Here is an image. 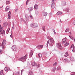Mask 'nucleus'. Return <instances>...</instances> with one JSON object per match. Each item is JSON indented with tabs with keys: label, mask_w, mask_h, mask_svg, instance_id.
<instances>
[{
	"label": "nucleus",
	"mask_w": 75,
	"mask_h": 75,
	"mask_svg": "<svg viewBox=\"0 0 75 75\" xmlns=\"http://www.w3.org/2000/svg\"><path fill=\"white\" fill-rule=\"evenodd\" d=\"M8 9H9V8H8V6L6 7L5 8L6 11H8Z\"/></svg>",
	"instance_id": "cd10ccee"
},
{
	"label": "nucleus",
	"mask_w": 75,
	"mask_h": 75,
	"mask_svg": "<svg viewBox=\"0 0 75 75\" xmlns=\"http://www.w3.org/2000/svg\"><path fill=\"white\" fill-rule=\"evenodd\" d=\"M38 47H40V48H43V45H39L37 46Z\"/></svg>",
	"instance_id": "a878e982"
},
{
	"label": "nucleus",
	"mask_w": 75,
	"mask_h": 75,
	"mask_svg": "<svg viewBox=\"0 0 75 75\" xmlns=\"http://www.w3.org/2000/svg\"><path fill=\"white\" fill-rule=\"evenodd\" d=\"M10 28H8V29L7 30V33H8L9 32V31H10Z\"/></svg>",
	"instance_id": "37998d69"
},
{
	"label": "nucleus",
	"mask_w": 75,
	"mask_h": 75,
	"mask_svg": "<svg viewBox=\"0 0 75 75\" xmlns=\"http://www.w3.org/2000/svg\"><path fill=\"white\" fill-rule=\"evenodd\" d=\"M34 8L33 7L29 8L27 9V10H28L29 11V12L31 13V12L33 10Z\"/></svg>",
	"instance_id": "423d86ee"
},
{
	"label": "nucleus",
	"mask_w": 75,
	"mask_h": 75,
	"mask_svg": "<svg viewBox=\"0 0 75 75\" xmlns=\"http://www.w3.org/2000/svg\"><path fill=\"white\" fill-rule=\"evenodd\" d=\"M38 55L39 56V58H41L42 57V55L41 54V53H39L38 54Z\"/></svg>",
	"instance_id": "a211bd4d"
},
{
	"label": "nucleus",
	"mask_w": 75,
	"mask_h": 75,
	"mask_svg": "<svg viewBox=\"0 0 75 75\" xmlns=\"http://www.w3.org/2000/svg\"><path fill=\"white\" fill-rule=\"evenodd\" d=\"M30 18H33V17L31 15V13H30Z\"/></svg>",
	"instance_id": "a19ab883"
},
{
	"label": "nucleus",
	"mask_w": 75,
	"mask_h": 75,
	"mask_svg": "<svg viewBox=\"0 0 75 75\" xmlns=\"http://www.w3.org/2000/svg\"><path fill=\"white\" fill-rule=\"evenodd\" d=\"M69 33H71V31H70V32Z\"/></svg>",
	"instance_id": "0e129e2a"
},
{
	"label": "nucleus",
	"mask_w": 75,
	"mask_h": 75,
	"mask_svg": "<svg viewBox=\"0 0 75 75\" xmlns=\"http://www.w3.org/2000/svg\"><path fill=\"white\" fill-rule=\"evenodd\" d=\"M25 17L26 21L27 22H28V21H29V17H28V16L27 14H26L25 15Z\"/></svg>",
	"instance_id": "0eeeda50"
},
{
	"label": "nucleus",
	"mask_w": 75,
	"mask_h": 75,
	"mask_svg": "<svg viewBox=\"0 0 75 75\" xmlns=\"http://www.w3.org/2000/svg\"><path fill=\"white\" fill-rule=\"evenodd\" d=\"M65 43H65V44L64 45V46H68L69 45V43L67 42H66Z\"/></svg>",
	"instance_id": "5701e85b"
},
{
	"label": "nucleus",
	"mask_w": 75,
	"mask_h": 75,
	"mask_svg": "<svg viewBox=\"0 0 75 75\" xmlns=\"http://www.w3.org/2000/svg\"><path fill=\"white\" fill-rule=\"evenodd\" d=\"M69 11V8H67V12H68V11Z\"/></svg>",
	"instance_id": "3c124183"
},
{
	"label": "nucleus",
	"mask_w": 75,
	"mask_h": 75,
	"mask_svg": "<svg viewBox=\"0 0 75 75\" xmlns=\"http://www.w3.org/2000/svg\"><path fill=\"white\" fill-rule=\"evenodd\" d=\"M40 64H38L37 66V68H40Z\"/></svg>",
	"instance_id": "ea45409f"
},
{
	"label": "nucleus",
	"mask_w": 75,
	"mask_h": 75,
	"mask_svg": "<svg viewBox=\"0 0 75 75\" xmlns=\"http://www.w3.org/2000/svg\"><path fill=\"white\" fill-rule=\"evenodd\" d=\"M56 69V68L55 67H53L52 69V71L53 72H55V71Z\"/></svg>",
	"instance_id": "c756f323"
},
{
	"label": "nucleus",
	"mask_w": 75,
	"mask_h": 75,
	"mask_svg": "<svg viewBox=\"0 0 75 75\" xmlns=\"http://www.w3.org/2000/svg\"><path fill=\"white\" fill-rule=\"evenodd\" d=\"M21 20L22 22H25V21L24 20V19L23 18H21Z\"/></svg>",
	"instance_id": "f704fd0d"
},
{
	"label": "nucleus",
	"mask_w": 75,
	"mask_h": 75,
	"mask_svg": "<svg viewBox=\"0 0 75 75\" xmlns=\"http://www.w3.org/2000/svg\"><path fill=\"white\" fill-rule=\"evenodd\" d=\"M57 65V62H55L54 64H53V66H56Z\"/></svg>",
	"instance_id": "2f4dec72"
},
{
	"label": "nucleus",
	"mask_w": 75,
	"mask_h": 75,
	"mask_svg": "<svg viewBox=\"0 0 75 75\" xmlns=\"http://www.w3.org/2000/svg\"><path fill=\"white\" fill-rule=\"evenodd\" d=\"M61 4L63 6H65L66 4H66V2L65 1H63L62 3H61Z\"/></svg>",
	"instance_id": "4468645a"
},
{
	"label": "nucleus",
	"mask_w": 75,
	"mask_h": 75,
	"mask_svg": "<svg viewBox=\"0 0 75 75\" xmlns=\"http://www.w3.org/2000/svg\"><path fill=\"white\" fill-rule=\"evenodd\" d=\"M49 40L50 42L49 44V45L51 47H52V46L54 45V44L55 43L54 39L52 38H51Z\"/></svg>",
	"instance_id": "f257e3e1"
},
{
	"label": "nucleus",
	"mask_w": 75,
	"mask_h": 75,
	"mask_svg": "<svg viewBox=\"0 0 75 75\" xmlns=\"http://www.w3.org/2000/svg\"><path fill=\"white\" fill-rule=\"evenodd\" d=\"M5 33V31L4 30H2L1 31H0V33H1V34H4V33Z\"/></svg>",
	"instance_id": "6ab92c4d"
},
{
	"label": "nucleus",
	"mask_w": 75,
	"mask_h": 75,
	"mask_svg": "<svg viewBox=\"0 0 75 75\" xmlns=\"http://www.w3.org/2000/svg\"><path fill=\"white\" fill-rule=\"evenodd\" d=\"M18 75H20V74H19L18 73Z\"/></svg>",
	"instance_id": "bf43d9fd"
},
{
	"label": "nucleus",
	"mask_w": 75,
	"mask_h": 75,
	"mask_svg": "<svg viewBox=\"0 0 75 75\" xmlns=\"http://www.w3.org/2000/svg\"><path fill=\"white\" fill-rule=\"evenodd\" d=\"M1 1V0H0V1Z\"/></svg>",
	"instance_id": "774afa93"
},
{
	"label": "nucleus",
	"mask_w": 75,
	"mask_h": 75,
	"mask_svg": "<svg viewBox=\"0 0 75 75\" xmlns=\"http://www.w3.org/2000/svg\"><path fill=\"white\" fill-rule=\"evenodd\" d=\"M29 75H33V72L32 71H30L29 72Z\"/></svg>",
	"instance_id": "412c9836"
},
{
	"label": "nucleus",
	"mask_w": 75,
	"mask_h": 75,
	"mask_svg": "<svg viewBox=\"0 0 75 75\" xmlns=\"http://www.w3.org/2000/svg\"><path fill=\"white\" fill-rule=\"evenodd\" d=\"M75 74H71V75H74Z\"/></svg>",
	"instance_id": "6e6d98bb"
},
{
	"label": "nucleus",
	"mask_w": 75,
	"mask_h": 75,
	"mask_svg": "<svg viewBox=\"0 0 75 75\" xmlns=\"http://www.w3.org/2000/svg\"><path fill=\"white\" fill-rule=\"evenodd\" d=\"M63 61L65 63L69 62H70V61H69V60L67 59H64Z\"/></svg>",
	"instance_id": "ddd939ff"
},
{
	"label": "nucleus",
	"mask_w": 75,
	"mask_h": 75,
	"mask_svg": "<svg viewBox=\"0 0 75 75\" xmlns=\"http://www.w3.org/2000/svg\"><path fill=\"white\" fill-rule=\"evenodd\" d=\"M8 18L10 19V16H11V12L10 11H9V12L8 13Z\"/></svg>",
	"instance_id": "9d476101"
},
{
	"label": "nucleus",
	"mask_w": 75,
	"mask_h": 75,
	"mask_svg": "<svg viewBox=\"0 0 75 75\" xmlns=\"http://www.w3.org/2000/svg\"><path fill=\"white\" fill-rule=\"evenodd\" d=\"M60 22H61V23H62V21H61Z\"/></svg>",
	"instance_id": "680f3d73"
},
{
	"label": "nucleus",
	"mask_w": 75,
	"mask_h": 75,
	"mask_svg": "<svg viewBox=\"0 0 75 75\" xmlns=\"http://www.w3.org/2000/svg\"><path fill=\"white\" fill-rule=\"evenodd\" d=\"M73 59H74V57H72V56L71 57H70V60L71 61L73 60Z\"/></svg>",
	"instance_id": "e433bc0d"
},
{
	"label": "nucleus",
	"mask_w": 75,
	"mask_h": 75,
	"mask_svg": "<svg viewBox=\"0 0 75 75\" xmlns=\"http://www.w3.org/2000/svg\"><path fill=\"white\" fill-rule=\"evenodd\" d=\"M66 41V39L64 38L62 40V42L63 44H64V43H65L66 42H65V41Z\"/></svg>",
	"instance_id": "2eb2a0df"
},
{
	"label": "nucleus",
	"mask_w": 75,
	"mask_h": 75,
	"mask_svg": "<svg viewBox=\"0 0 75 75\" xmlns=\"http://www.w3.org/2000/svg\"><path fill=\"white\" fill-rule=\"evenodd\" d=\"M42 29L43 31H45V26H42Z\"/></svg>",
	"instance_id": "c9c22d12"
},
{
	"label": "nucleus",
	"mask_w": 75,
	"mask_h": 75,
	"mask_svg": "<svg viewBox=\"0 0 75 75\" xmlns=\"http://www.w3.org/2000/svg\"><path fill=\"white\" fill-rule=\"evenodd\" d=\"M3 51V50H0V53H1V52H2Z\"/></svg>",
	"instance_id": "864d4df0"
},
{
	"label": "nucleus",
	"mask_w": 75,
	"mask_h": 75,
	"mask_svg": "<svg viewBox=\"0 0 75 75\" xmlns=\"http://www.w3.org/2000/svg\"><path fill=\"white\" fill-rule=\"evenodd\" d=\"M49 44V40H48L47 41V43L46 44V45H47V47H48V46Z\"/></svg>",
	"instance_id": "473e14b6"
},
{
	"label": "nucleus",
	"mask_w": 75,
	"mask_h": 75,
	"mask_svg": "<svg viewBox=\"0 0 75 75\" xmlns=\"http://www.w3.org/2000/svg\"><path fill=\"white\" fill-rule=\"evenodd\" d=\"M12 34H13V32L12 30L11 35H10V37H11V38H13V35H12Z\"/></svg>",
	"instance_id": "58836bf2"
},
{
	"label": "nucleus",
	"mask_w": 75,
	"mask_h": 75,
	"mask_svg": "<svg viewBox=\"0 0 75 75\" xmlns=\"http://www.w3.org/2000/svg\"><path fill=\"white\" fill-rule=\"evenodd\" d=\"M11 49L13 51H16V50H17V47L16 45H13L11 47Z\"/></svg>",
	"instance_id": "20e7f679"
},
{
	"label": "nucleus",
	"mask_w": 75,
	"mask_h": 75,
	"mask_svg": "<svg viewBox=\"0 0 75 75\" xmlns=\"http://www.w3.org/2000/svg\"><path fill=\"white\" fill-rule=\"evenodd\" d=\"M62 14V12L58 11L57 13V15L58 16V15H61Z\"/></svg>",
	"instance_id": "dca6fc26"
},
{
	"label": "nucleus",
	"mask_w": 75,
	"mask_h": 75,
	"mask_svg": "<svg viewBox=\"0 0 75 75\" xmlns=\"http://www.w3.org/2000/svg\"><path fill=\"white\" fill-rule=\"evenodd\" d=\"M57 70H59V69H60V67H57Z\"/></svg>",
	"instance_id": "49530a36"
},
{
	"label": "nucleus",
	"mask_w": 75,
	"mask_h": 75,
	"mask_svg": "<svg viewBox=\"0 0 75 75\" xmlns=\"http://www.w3.org/2000/svg\"><path fill=\"white\" fill-rule=\"evenodd\" d=\"M60 60L61 61H62V60H63V58H61L60 59Z\"/></svg>",
	"instance_id": "5fc2aeb1"
},
{
	"label": "nucleus",
	"mask_w": 75,
	"mask_h": 75,
	"mask_svg": "<svg viewBox=\"0 0 75 75\" xmlns=\"http://www.w3.org/2000/svg\"><path fill=\"white\" fill-rule=\"evenodd\" d=\"M2 30H3V28L1 27L0 28V31H2Z\"/></svg>",
	"instance_id": "c03bdc74"
},
{
	"label": "nucleus",
	"mask_w": 75,
	"mask_h": 75,
	"mask_svg": "<svg viewBox=\"0 0 75 75\" xmlns=\"http://www.w3.org/2000/svg\"><path fill=\"white\" fill-rule=\"evenodd\" d=\"M69 28H67L65 30V33H68V32H69Z\"/></svg>",
	"instance_id": "b1692460"
},
{
	"label": "nucleus",
	"mask_w": 75,
	"mask_h": 75,
	"mask_svg": "<svg viewBox=\"0 0 75 75\" xmlns=\"http://www.w3.org/2000/svg\"><path fill=\"white\" fill-rule=\"evenodd\" d=\"M38 26V25H37V24L36 23H35L34 24V26H33V27L35 28V27H37Z\"/></svg>",
	"instance_id": "393cba45"
},
{
	"label": "nucleus",
	"mask_w": 75,
	"mask_h": 75,
	"mask_svg": "<svg viewBox=\"0 0 75 75\" xmlns=\"http://www.w3.org/2000/svg\"><path fill=\"white\" fill-rule=\"evenodd\" d=\"M69 37L70 38H71V40H72V37L71 36H69Z\"/></svg>",
	"instance_id": "a18cd8bd"
},
{
	"label": "nucleus",
	"mask_w": 75,
	"mask_h": 75,
	"mask_svg": "<svg viewBox=\"0 0 75 75\" xmlns=\"http://www.w3.org/2000/svg\"><path fill=\"white\" fill-rule=\"evenodd\" d=\"M52 30L53 32L54 33V34H56V33L55 32V30L54 29H53Z\"/></svg>",
	"instance_id": "4c0bfd02"
},
{
	"label": "nucleus",
	"mask_w": 75,
	"mask_h": 75,
	"mask_svg": "<svg viewBox=\"0 0 75 75\" xmlns=\"http://www.w3.org/2000/svg\"><path fill=\"white\" fill-rule=\"evenodd\" d=\"M0 75H4V74L3 73V70H1V71Z\"/></svg>",
	"instance_id": "bb28decb"
},
{
	"label": "nucleus",
	"mask_w": 75,
	"mask_h": 75,
	"mask_svg": "<svg viewBox=\"0 0 75 75\" xmlns=\"http://www.w3.org/2000/svg\"><path fill=\"white\" fill-rule=\"evenodd\" d=\"M4 69L6 72H8L9 70L10 71V69L8 67H5Z\"/></svg>",
	"instance_id": "6e6552de"
},
{
	"label": "nucleus",
	"mask_w": 75,
	"mask_h": 75,
	"mask_svg": "<svg viewBox=\"0 0 75 75\" xmlns=\"http://www.w3.org/2000/svg\"><path fill=\"white\" fill-rule=\"evenodd\" d=\"M52 38H51L50 36H48L47 37V39H48L50 40Z\"/></svg>",
	"instance_id": "79ce46f5"
},
{
	"label": "nucleus",
	"mask_w": 75,
	"mask_h": 75,
	"mask_svg": "<svg viewBox=\"0 0 75 75\" xmlns=\"http://www.w3.org/2000/svg\"><path fill=\"white\" fill-rule=\"evenodd\" d=\"M6 4H8L10 3V2L9 1H7L6 2Z\"/></svg>",
	"instance_id": "c85d7f7f"
},
{
	"label": "nucleus",
	"mask_w": 75,
	"mask_h": 75,
	"mask_svg": "<svg viewBox=\"0 0 75 75\" xmlns=\"http://www.w3.org/2000/svg\"><path fill=\"white\" fill-rule=\"evenodd\" d=\"M35 62H33L32 64V65H33V66H35Z\"/></svg>",
	"instance_id": "7c9ffc66"
},
{
	"label": "nucleus",
	"mask_w": 75,
	"mask_h": 75,
	"mask_svg": "<svg viewBox=\"0 0 75 75\" xmlns=\"http://www.w3.org/2000/svg\"><path fill=\"white\" fill-rule=\"evenodd\" d=\"M1 21L0 20V23H1L0 22Z\"/></svg>",
	"instance_id": "338daca9"
},
{
	"label": "nucleus",
	"mask_w": 75,
	"mask_h": 75,
	"mask_svg": "<svg viewBox=\"0 0 75 75\" xmlns=\"http://www.w3.org/2000/svg\"><path fill=\"white\" fill-rule=\"evenodd\" d=\"M69 55H68V52H66L65 54H64V57H67Z\"/></svg>",
	"instance_id": "aec40b11"
},
{
	"label": "nucleus",
	"mask_w": 75,
	"mask_h": 75,
	"mask_svg": "<svg viewBox=\"0 0 75 75\" xmlns=\"http://www.w3.org/2000/svg\"><path fill=\"white\" fill-rule=\"evenodd\" d=\"M51 7L52 8H54L55 7V3H52L51 5Z\"/></svg>",
	"instance_id": "9b49d317"
},
{
	"label": "nucleus",
	"mask_w": 75,
	"mask_h": 75,
	"mask_svg": "<svg viewBox=\"0 0 75 75\" xmlns=\"http://www.w3.org/2000/svg\"><path fill=\"white\" fill-rule=\"evenodd\" d=\"M6 40H3L2 42V46H4V45H6Z\"/></svg>",
	"instance_id": "1a4fd4ad"
},
{
	"label": "nucleus",
	"mask_w": 75,
	"mask_h": 75,
	"mask_svg": "<svg viewBox=\"0 0 75 75\" xmlns=\"http://www.w3.org/2000/svg\"><path fill=\"white\" fill-rule=\"evenodd\" d=\"M29 1H30V0H27L26 2V5H27L28 4V3H29Z\"/></svg>",
	"instance_id": "72a5a7b5"
},
{
	"label": "nucleus",
	"mask_w": 75,
	"mask_h": 75,
	"mask_svg": "<svg viewBox=\"0 0 75 75\" xmlns=\"http://www.w3.org/2000/svg\"><path fill=\"white\" fill-rule=\"evenodd\" d=\"M55 0H52V2H53V3H54V1H55Z\"/></svg>",
	"instance_id": "603ef678"
},
{
	"label": "nucleus",
	"mask_w": 75,
	"mask_h": 75,
	"mask_svg": "<svg viewBox=\"0 0 75 75\" xmlns=\"http://www.w3.org/2000/svg\"><path fill=\"white\" fill-rule=\"evenodd\" d=\"M0 28H1V25H0Z\"/></svg>",
	"instance_id": "13d9d810"
},
{
	"label": "nucleus",
	"mask_w": 75,
	"mask_h": 75,
	"mask_svg": "<svg viewBox=\"0 0 75 75\" xmlns=\"http://www.w3.org/2000/svg\"><path fill=\"white\" fill-rule=\"evenodd\" d=\"M13 75H14V74L13 73Z\"/></svg>",
	"instance_id": "e2e57ef3"
},
{
	"label": "nucleus",
	"mask_w": 75,
	"mask_h": 75,
	"mask_svg": "<svg viewBox=\"0 0 75 75\" xmlns=\"http://www.w3.org/2000/svg\"><path fill=\"white\" fill-rule=\"evenodd\" d=\"M73 48V50L72 51L73 52H75V46H74V44H72V45H71V49L72 48Z\"/></svg>",
	"instance_id": "39448f33"
},
{
	"label": "nucleus",
	"mask_w": 75,
	"mask_h": 75,
	"mask_svg": "<svg viewBox=\"0 0 75 75\" xmlns=\"http://www.w3.org/2000/svg\"><path fill=\"white\" fill-rule=\"evenodd\" d=\"M31 52L30 53V55L29 56L30 57H32L33 56V53L34 52H33V51H32V50H30Z\"/></svg>",
	"instance_id": "f8f14e48"
},
{
	"label": "nucleus",
	"mask_w": 75,
	"mask_h": 75,
	"mask_svg": "<svg viewBox=\"0 0 75 75\" xmlns=\"http://www.w3.org/2000/svg\"><path fill=\"white\" fill-rule=\"evenodd\" d=\"M38 5H35L34 6V8L35 9V10H37L38 9Z\"/></svg>",
	"instance_id": "f3484780"
},
{
	"label": "nucleus",
	"mask_w": 75,
	"mask_h": 75,
	"mask_svg": "<svg viewBox=\"0 0 75 75\" xmlns=\"http://www.w3.org/2000/svg\"><path fill=\"white\" fill-rule=\"evenodd\" d=\"M31 26L32 27H34V24H31Z\"/></svg>",
	"instance_id": "de8ad7c7"
},
{
	"label": "nucleus",
	"mask_w": 75,
	"mask_h": 75,
	"mask_svg": "<svg viewBox=\"0 0 75 75\" xmlns=\"http://www.w3.org/2000/svg\"><path fill=\"white\" fill-rule=\"evenodd\" d=\"M23 70H21V74H22V73H23Z\"/></svg>",
	"instance_id": "4d7b16f0"
},
{
	"label": "nucleus",
	"mask_w": 75,
	"mask_h": 75,
	"mask_svg": "<svg viewBox=\"0 0 75 75\" xmlns=\"http://www.w3.org/2000/svg\"><path fill=\"white\" fill-rule=\"evenodd\" d=\"M38 1H42V0H38Z\"/></svg>",
	"instance_id": "052dcab7"
},
{
	"label": "nucleus",
	"mask_w": 75,
	"mask_h": 75,
	"mask_svg": "<svg viewBox=\"0 0 75 75\" xmlns=\"http://www.w3.org/2000/svg\"><path fill=\"white\" fill-rule=\"evenodd\" d=\"M17 11H18V8H16V10H15V12H17Z\"/></svg>",
	"instance_id": "8fccbe9b"
},
{
	"label": "nucleus",
	"mask_w": 75,
	"mask_h": 75,
	"mask_svg": "<svg viewBox=\"0 0 75 75\" xmlns=\"http://www.w3.org/2000/svg\"><path fill=\"white\" fill-rule=\"evenodd\" d=\"M26 59H27V54L25 55L24 57L19 59V61H21L22 62H23L25 61Z\"/></svg>",
	"instance_id": "f03ea898"
},
{
	"label": "nucleus",
	"mask_w": 75,
	"mask_h": 75,
	"mask_svg": "<svg viewBox=\"0 0 75 75\" xmlns=\"http://www.w3.org/2000/svg\"><path fill=\"white\" fill-rule=\"evenodd\" d=\"M57 47L59 48V50H62V46L61 45V44L58 43H57Z\"/></svg>",
	"instance_id": "7ed1b4c3"
},
{
	"label": "nucleus",
	"mask_w": 75,
	"mask_h": 75,
	"mask_svg": "<svg viewBox=\"0 0 75 75\" xmlns=\"http://www.w3.org/2000/svg\"><path fill=\"white\" fill-rule=\"evenodd\" d=\"M43 14H44V16H46L47 15L48 13H46L45 12H43Z\"/></svg>",
	"instance_id": "4be33fe9"
},
{
	"label": "nucleus",
	"mask_w": 75,
	"mask_h": 75,
	"mask_svg": "<svg viewBox=\"0 0 75 75\" xmlns=\"http://www.w3.org/2000/svg\"><path fill=\"white\" fill-rule=\"evenodd\" d=\"M12 28L14 29V23H13V26H12Z\"/></svg>",
	"instance_id": "09e8293b"
},
{
	"label": "nucleus",
	"mask_w": 75,
	"mask_h": 75,
	"mask_svg": "<svg viewBox=\"0 0 75 75\" xmlns=\"http://www.w3.org/2000/svg\"><path fill=\"white\" fill-rule=\"evenodd\" d=\"M44 0H42V1H44Z\"/></svg>",
	"instance_id": "69168bd1"
}]
</instances>
